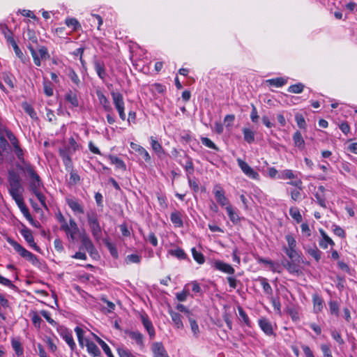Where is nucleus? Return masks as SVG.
Wrapping results in <instances>:
<instances>
[{
    "label": "nucleus",
    "mask_w": 357,
    "mask_h": 357,
    "mask_svg": "<svg viewBox=\"0 0 357 357\" xmlns=\"http://www.w3.org/2000/svg\"><path fill=\"white\" fill-rule=\"evenodd\" d=\"M68 234L70 235V237L73 241H80L81 243H83V238L84 236H88L85 231H80L79 228L77 229H70L68 227Z\"/></svg>",
    "instance_id": "18"
},
{
    "label": "nucleus",
    "mask_w": 357,
    "mask_h": 357,
    "mask_svg": "<svg viewBox=\"0 0 357 357\" xmlns=\"http://www.w3.org/2000/svg\"><path fill=\"white\" fill-rule=\"evenodd\" d=\"M297 261H291L284 259L282 261V265L290 273H298L299 272Z\"/></svg>",
    "instance_id": "16"
},
{
    "label": "nucleus",
    "mask_w": 357,
    "mask_h": 357,
    "mask_svg": "<svg viewBox=\"0 0 357 357\" xmlns=\"http://www.w3.org/2000/svg\"><path fill=\"white\" fill-rule=\"evenodd\" d=\"M293 139L296 146L299 149L303 148L305 142L300 132L296 131L294 134Z\"/></svg>",
    "instance_id": "41"
},
{
    "label": "nucleus",
    "mask_w": 357,
    "mask_h": 357,
    "mask_svg": "<svg viewBox=\"0 0 357 357\" xmlns=\"http://www.w3.org/2000/svg\"><path fill=\"white\" fill-rule=\"evenodd\" d=\"M271 301L272 305L274 307V310L278 314H280L281 313V303H280L279 297H277V298L272 297L271 298Z\"/></svg>",
    "instance_id": "57"
},
{
    "label": "nucleus",
    "mask_w": 357,
    "mask_h": 357,
    "mask_svg": "<svg viewBox=\"0 0 357 357\" xmlns=\"http://www.w3.org/2000/svg\"><path fill=\"white\" fill-rule=\"evenodd\" d=\"M227 215L229 218V220L234 223V224H238L240 222V218L237 213L234 211L232 206L231 205H228L225 208Z\"/></svg>",
    "instance_id": "27"
},
{
    "label": "nucleus",
    "mask_w": 357,
    "mask_h": 357,
    "mask_svg": "<svg viewBox=\"0 0 357 357\" xmlns=\"http://www.w3.org/2000/svg\"><path fill=\"white\" fill-rule=\"evenodd\" d=\"M169 255L174 256L178 259H185L187 258V255L184 252V250L181 248H177L176 250H169Z\"/></svg>",
    "instance_id": "42"
},
{
    "label": "nucleus",
    "mask_w": 357,
    "mask_h": 357,
    "mask_svg": "<svg viewBox=\"0 0 357 357\" xmlns=\"http://www.w3.org/2000/svg\"><path fill=\"white\" fill-rule=\"evenodd\" d=\"M32 193H33L36 195V197L39 200V202H40L42 206L45 208L47 209V204L45 203V197L40 192V190L32 192Z\"/></svg>",
    "instance_id": "58"
},
{
    "label": "nucleus",
    "mask_w": 357,
    "mask_h": 357,
    "mask_svg": "<svg viewBox=\"0 0 357 357\" xmlns=\"http://www.w3.org/2000/svg\"><path fill=\"white\" fill-rule=\"evenodd\" d=\"M8 242L22 257L30 261L33 265L40 266V262L35 255L26 250L20 244L13 239L9 238Z\"/></svg>",
    "instance_id": "3"
},
{
    "label": "nucleus",
    "mask_w": 357,
    "mask_h": 357,
    "mask_svg": "<svg viewBox=\"0 0 357 357\" xmlns=\"http://www.w3.org/2000/svg\"><path fill=\"white\" fill-rule=\"evenodd\" d=\"M305 85L301 82L291 85L287 91L292 93H301L303 92Z\"/></svg>",
    "instance_id": "43"
},
{
    "label": "nucleus",
    "mask_w": 357,
    "mask_h": 357,
    "mask_svg": "<svg viewBox=\"0 0 357 357\" xmlns=\"http://www.w3.org/2000/svg\"><path fill=\"white\" fill-rule=\"evenodd\" d=\"M97 96L100 104L103 106L105 110L107 112H110L112 110V107L109 105V102L106 96L100 92H98Z\"/></svg>",
    "instance_id": "34"
},
{
    "label": "nucleus",
    "mask_w": 357,
    "mask_h": 357,
    "mask_svg": "<svg viewBox=\"0 0 357 357\" xmlns=\"http://www.w3.org/2000/svg\"><path fill=\"white\" fill-rule=\"evenodd\" d=\"M289 214L291 218L296 221V222L300 223L302 221V215L296 207H291L289 209Z\"/></svg>",
    "instance_id": "45"
},
{
    "label": "nucleus",
    "mask_w": 357,
    "mask_h": 357,
    "mask_svg": "<svg viewBox=\"0 0 357 357\" xmlns=\"http://www.w3.org/2000/svg\"><path fill=\"white\" fill-rule=\"evenodd\" d=\"M56 217L57 220L62 223L61 226V229L67 234V223L66 222L64 216L60 211H59L57 213H56Z\"/></svg>",
    "instance_id": "56"
},
{
    "label": "nucleus",
    "mask_w": 357,
    "mask_h": 357,
    "mask_svg": "<svg viewBox=\"0 0 357 357\" xmlns=\"http://www.w3.org/2000/svg\"><path fill=\"white\" fill-rule=\"evenodd\" d=\"M187 319L189 321L192 332L195 336H197V335L199 333V329L197 321L195 319V316L193 314L190 315L188 314Z\"/></svg>",
    "instance_id": "29"
},
{
    "label": "nucleus",
    "mask_w": 357,
    "mask_h": 357,
    "mask_svg": "<svg viewBox=\"0 0 357 357\" xmlns=\"http://www.w3.org/2000/svg\"><path fill=\"white\" fill-rule=\"evenodd\" d=\"M126 260L130 263L139 264L140 262L141 257L137 254H132L126 257Z\"/></svg>",
    "instance_id": "63"
},
{
    "label": "nucleus",
    "mask_w": 357,
    "mask_h": 357,
    "mask_svg": "<svg viewBox=\"0 0 357 357\" xmlns=\"http://www.w3.org/2000/svg\"><path fill=\"white\" fill-rule=\"evenodd\" d=\"M287 79L282 77L269 79L265 81V84H266V86H275L277 88L283 86L287 84Z\"/></svg>",
    "instance_id": "17"
},
{
    "label": "nucleus",
    "mask_w": 357,
    "mask_h": 357,
    "mask_svg": "<svg viewBox=\"0 0 357 357\" xmlns=\"http://www.w3.org/2000/svg\"><path fill=\"white\" fill-rule=\"evenodd\" d=\"M331 336L340 345L344 344V340L342 338L340 333L337 331H333L331 332Z\"/></svg>",
    "instance_id": "62"
},
{
    "label": "nucleus",
    "mask_w": 357,
    "mask_h": 357,
    "mask_svg": "<svg viewBox=\"0 0 357 357\" xmlns=\"http://www.w3.org/2000/svg\"><path fill=\"white\" fill-rule=\"evenodd\" d=\"M103 242H104L105 246L109 250L111 255L115 259L118 258L119 255H118V251H117L116 246L114 244H112V243H110L108 241V239H107V238L104 239Z\"/></svg>",
    "instance_id": "37"
},
{
    "label": "nucleus",
    "mask_w": 357,
    "mask_h": 357,
    "mask_svg": "<svg viewBox=\"0 0 357 357\" xmlns=\"http://www.w3.org/2000/svg\"><path fill=\"white\" fill-rule=\"evenodd\" d=\"M150 144L153 149V150L155 151V153L158 155H160L162 153L165 154L164 152L162 146L159 143V142L157 140V139L154 137H151L150 138Z\"/></svg>",
    "instance_id": "26"
},
{
    "label": "nucleus",
    "mask_w": 357,
    "mask_h": 357,
    "mask_svg": "<svg viewBox=\"0 0 357 357\" xmlns=\"http://www.w3.org/2000/svg\"><path fill=\"white\" fill-rule=\"evenodd\" d=\"M24 212H23L22 214L26 218V220L30 222V224L36 228L40 227V224L39 223V222L34 220L33 219V218L31 217V215L29 213V208L27 210H24Z\"/></svg>",
    "instance_id": "49"
},
{
    "label": "nucleus",
    "mask_w": 357,
    "mask_h": 357,
    "mask_svg": "<svg viewBox=\"0 0 357 357\" xmlns=\"http://www.w3.org/2000/svg\"><path fill=\"white\" fill-rule=\"evenodd\" d=\"M22 107L23 109L25 111V112L27 113L31 119H37V114L31 105H29L26 102H24L22 103Z\"/></svg>",
    "instance_id": "35"
},
{
    "label": "nucleus",
    "mask_w": 357,
    "mask_h": 357,
    "mask_svg": "<svg viewBox=\"0 0 357 357\" xmlns=\"http://www.w3.org/2000/svg\"><path fill=\"white\" fill-rule=\"evenodd\" d=\"M180 164L185 168L187 176H190L191 174H193L194 167L191 160H187L184 164L182 163L181 162H180Z\"/></svg>",
    "instance_id": "48"
},
{
    "label": "nucleus",
    "mask_w": 357,
    "mask_h": 357,
    "mask_svg": "<svg viewBox=\"0 0 357 357\" xmlns=\"http://www.w3.org/2000/svg\"><path fill=\"white\" fill-rule=\"evenodd\" d=\"M187 178H188L189 186L192 189V190L195 192H197L199 191V184L197 182V181L192 179L190 178V176H187Z\"/></svg>",
    "instance_id": "61"
},
{
    "label": "nucleus",
    "mask_w": 357,
    "mask_h": 357,
    "mask_svg": "<svg viewBox=\"0 0 357 357\" xmlns=\"http://www.w3.org/2000/svg\"><path fill=\"white\" fill-rule=\"evenodd\" d=\"M68 206L71 208L74 215L79 218L84 213V206L83 202L80 200L68 199Z\"/></svg>",
    "instance_id": "9"
},
{
    "label": "nucleus",
    "mask_w": 357,
    "mask_h": 357,
    "mask_svg": "<svg viewBox=\"0 0 357 357\" xmlns=\"http://www.w3.org/2000/svg\"><path fill=\"white\" fill-rule=\"evenodd\" d=\"M237 161L240 168L247 176L255 180L259 179V174L250 167L247 162L241 158H238Z\"/></svg>",
    "instance_id": "8"
},
{
    "label": "nucleus",
    "mask_w": 357,
    "mask_h": 357,
    "mask_svg": "<svg viewBox=\"0 0 357 357\" xmlns=\"http://www.w3.org/2000/svg\"><path fill=\"white\" fill-rule=\"evenodd\" d=\"M44 93L47 96H52L53 95L52 84L50 81L45 80L43 82Z\"/></svg>",
    "instance_id": "53"
},
{
    "label": "nucleus",
    "mask_w": 357,
    "mask_h": 357,
    "mask_svg": "<svg viewBox=\"0 0 357 357\" xmlns=\"http://www.w3.org/2000/svg\"><path fill=\"white\" fill-rule=\"evenodd\" d=\"M68 28H72L75 31L82 29L81 24L75 18H68Z\"/></svg>",
    "instance_id": "50"
},
{
    "label": "nucleus",
    "mask_w": 357,
    "mask_h": 357,
    "mask_svg": "<svg viewBox=\"0 0 357 357\" xmlns=\"http://www.w3.org/2000/svg\"><path fill=\"white\" fill-rule=\"evenodd\" d=\"M8 181L9 183V193L11 197L22 195L24 188L20 174L13 169L8 170Z\"/></svg>",
    "instance_id": "2"
},
{
    "label": "nucleus",
    "mask_w": 357,
    "mask_h": 357,
    "mask_svg": "<svg viewBox=\"0 0 357 357\" xmlns=\"http://www.w3.org/2000/svg\"><path fill=\"white\" fill-rule=\"evenodd\" d=\"M283 250L284 251L286 255L289 257L290 260L297 261V262H299L300 256L296 249H289V248H287V247H284Z\"/></svg>",
    "instance_id": "33"
},
{
    "label": "nucleus",
    "mask_w": 357,
    "mask_h": 357,
    "mask_svg": "<svg viewBox=\"0 0 357 357\" xmlns=\"http://www.w3.org/2000/svg\"><path fill=\"white\" fill-rule=\"evenodd\" d=\"M170 220L175 227H182L183 226L182 213L178 211H174L171 213Z\"/></svg>",
    "instance_id": "21"
},
{
    "label": "nucleus",
    "mask_w": 357,
    "mask_h": 357,
    "mask_svg": "<svg viewBox=\"0 0 357 357\" xmlns=\"http://www.w3.org/2000/svg\"><path fill=\"white\" fill-rule=\"evenodd\" d=\"M153 357H169L162 342H154L151 346Z\"/></svg>",
    "instance_id": "10"
},
{
    "label": "nucleus",
    "mask_w": 357,
    "mask_h": 357,
    "mask_svg": "<svg viewBox=\"0 0 357 357\" xmlns=\"http://www.w3.org/2000/svg\"><path fill=\"white\" fill-rule=\"evenodd\" d=\"M93 66L98 77L101 79H104L107 75L104 62L99 59H95L93 60Z\"/></svg>",
    "instance_id": "13"
},
{
    "label": "nucleus",
    "mask_w": 357,
    "mask_h": 357,
    "mask_svg": "<svg viewBox=\"0 0 357 357\" xmlns=\"http://www.w3.org/2000/svg\"><path fill=\"white\" fill-rule=\"evenodd\" d=\"M279 179H294L296 178V175L293 172L291 169H284L280 172V174L278 176Z\"/></svg>",
    "instance_id": "32"
},
{
    "label": "nucleus",
    "mask_w": 357,
    "mask_h": 357,
    "mask_svg": "<svg viewBox=\"0 0 357 357\" xmlns=\"http://www.w3.org/2000/svg\"><path fill=\"white\" fill-rule=\"evenodd\" d=\"M111 96L112 97L113 103L116 110L118 111L124 109V101L123 95L119 92L112 91Z\"/></svg>",
    "instance_id": "11"
},
{
    "label": "nucleus",
    "mask_w": 357,
    "mask_h": 357,
    "mask_svg": "<svg viewBox=\"0 0 357 357\" xmlns=\"http://www.w3.org/2000/svg\"><path fill=\"white\" fill-rule=\"evenodd\" d=\"M11 346L13 350L15 351V354L18 357H22L24 355V349L22 347V343L19 340L16 338H12L11 340Z\"/></svg>",
    "instance_id": "24"
},
{
    "label": "nucleus",
    "mask_w": 357,
    "mask_h": 357,
    "mask_svg": "<svg viewBox=\"0 0 357 357\" xmlns=\"http://www.w3.org/2000/svg\"><path fill=\"white\" fill-rule=\"evenodd\" d=\"M259 325L261 329L268 335L273 334L271 323L266 319L262 318L259 320Z\"/></svg>",
    "instance_id": "19"
},
{
    "label": "nucleus",
    "mask_w": 357,
    "mask_h": 357,
    "mask_svg": "<svg viewBox=\"0 0 357 357\" xmlns=\"http://www.w3.org/2000/svg\"><path fill=\"white\" fill-rule=\"evenodd\" d=\"M1 79L11 89L15 88V84L13 82L14 77L10 73H3L1 75Z\"/></svg>",
    "instance_id": "38"
},
{
    "label": "nucleus",
    "mask_w": 357,
    "mask_h": 357,
    "mask_svg": "<svg viewBox=\"0 0 357 357\" xmlns=\"http://www.w3.org/2000/svg\"><path fill=\"white\" fill-rule=\"evenodd\" d=\"M190 294L188 291L183 290L181 292L176 293V297L180 302H183L187 299L188 296Z\"/></svg>",
    "instance_id": "64"
},
{
    "label": "nucleus",
    "mask_w": 357,
    "mask_h": 357,
    "mask_svg": "<svg viewBox=\"0 0 357 357\" xmlns=\"http://www.w3.org/2000/svg\"><path fill=\"white\" fill-rule=\"evenodd\" d=\"M86 347L88 352L94 357H98L101 355V351L98 346L91 341L86 340Z\"/></svg>",
    "instance_id": "23"
},
{
    "label": "nucleus",
    "mask_w": 357,
    "mask_h": 357,
    "mask_svg": "<svg viewBox=\"0 0 357 357\" xmlns=\"http://www.w3.org/2000/svg\"><path fill=\"white\" fill-rule=\"evenodd\" d=\"M141 319L142 321V324L144 327L147 331L150 338L153 339L155 337V329L153 328V326L152 324V322L149 319L148 316L146 314L141 315Z\"/></svg>",
    "instance_id": "14"
},
{
    "label": "nucleus",
    "mask_w": 357,
    "mask_h": 357,
    "mask_svg": "<svg viewBox=\"0 0 357 357\" xmlns=\"http://www.w3.org/2000/svg\"><path fill=\"white\" fill-rule=\"evenodd\" d=\"M22 163L23 165L20 166V169L22 170L29 178V190L32 192L40 190V188L43 186V184L39 175L30 164L26 163L24 160H22Z\"/></svg>",
    "instance_id": "1"
},
{
    "label": "nucleus",
    "mask_w": 357,
    "mask_h": 357,
    "mask_svg": "<svg viewBox=\"0 0 357 357\" xmlns=\"http://www.w3.org/2000/svg\"><path fill=\"white\" fill-rule=\"evenodd\" d=\"M112 164L115 165L116 167L121 169L123 171L126 169V165L124 162L119 159V158H109Z\"/></svg>",
    "instance_id": "51"
},
{
    "label": "nucleus",
    "mask_w": 357,
    "mask_h": 357,
    "mask_svg": "<svg viewBox=\"0 0 357 357\" xmlns=\"http://www.w3.org/2000/svg\"><path fill=\"white\" fill-rule=\"evenodd\" d=\"M12 198L16 202L17 205L20 208V209L22 213L24 212V210H27L28 209L27 206L25 205V204H24V202L23 201V199L22 197V195H15L14 197H12Z\"/></svg>",
    "instance_id": "47"
},
{
    "label": "nucleus",
    "mask_w": 357,
    "mask_h": 357,
    "mask_svg": "<svg viewBox=\"0 0 357 357\" xmlns=\"http://www.w3.org/2000/svg\"><path fill=\"white\" fill-rule=\"evenodd\" d=\"M314 305V311L316 313L321 312L323 309V299L318 295L314 294L312 296Z\"/></svg>",
    "instance_id": "28"
},
{
    "label": "nucleus",
    "mask_w": 357,
    "mask_h": 357,
    "mask_svg": "<svg viewBox=\"0 0 357 357\" xmlns=\"http://www.w3.org/2000/svg\"><path fill=\"white\" fill-rule=\"evenodd\" d=\"M68 103H70L73 107H79V101L76 94H73L72 91L68 92Z\"/></svg>",
    "instance_id": "52"
},
{
    "label": "nucleus",
    "mask_w": 357,
    "mask_h": 357,
    "mask_svg": "<svg viewBox=\"0 0 357 357\" xmlns=\"http://www.w3.org/2000/svg\"><path fill=\"white\" fill-rule=\"evenodd\" d=\"M168 312L172 317V319L174 325L176 326V328H183V324L181 321V314H178V312L173 311L172 309H169Z\"/></svg>",
    "instance_id": "25"
},
{
    "label": "nucleus",
    "mask_w": 357,
    "mask_h": 357,
    "mask_svg": "<svg viewBox=\"0 0 357 357\" xmlns=\"http://www.w3.org/2000/svg\"><path fill=\"white\" fill-rule=\"evenodd\" d=\"M258 280L260 282L265 294L268 295H271L273 294V289L269 283L268 282L267 279L265 278L259 277L258 278Z\"/></svg>",
    "instance_id": "36"
},
{
    "label": "nucleus",
    "mask_w": 357,
    "mask_h": 357,
    "mask_svg": "<svg viewBox=\"0 0 357 357\" xmlns=\"http://www.w3.org/2000/svg\"><path fill=\"white\" fill-rule=\"evenodd\" d=\"M285 238L288 243V247H287V248L296 249V241L294 237L291 234H287V235H286Z\"/></svg>",
    "instance_id": "54"
},
{
    "label": "nucleus",
    "mask_w": 357,
    "mask_h": 357,
    "mask_svg": "<svg viewBox=\"0 0 357 357\" xmlns=\"http://www.w3.org/2000/svg\"><path fill=\"white\" fill-rule=\"evenodd\" d=\"M22 228L20 230V233L25 239V241L29 243H33V236L32 235L31 231L27 228L24 225H22Z\"/></svg>",
    "instance_id": "31"
},
{
    "label": "nucleus",
    "mask_w": 357,
    "mask_h": 357,
    "mask_svg": "<svg viewBox=\"0 0 357 357\" xmlns=\"http://www.w3.org/2000/svg\"><path fill=\"white\" fill-rule=\"evenodd\" d=\"M83 249L86 250L93 259H98L100 258L98 252L97 251L89 236H84L83 238V243H82L80 250Z\"/></svg>",
    "instance_id": "6"
},
{
    "label": "nucleus",
    "mask_w": 357,
    "mask_h": 357,
    "mask_svg": "<svg viewBox=\"0 0 357 357\" xmlns=\"http://www.w3.org/2000/svg\"><path fill=\"white\" fill-rule=\"evenodd\" d=\"M307 253L313 257L317 261H319L321 259V252L317 248L316 245L310 247L306 249Z\"/></svg>",
    "instance_id": "30"
},
{
    "label": "nucleus",
    "mask_w": 357,
    "mask_h": 357,
    "mask_svg": "<svg viewBox=\"0 0 357 357\" xmlns=\"http://www.w3.org/2000/svg\"><path fill=\"white\" fill-rule=\"evenodd\" d=\"M214 267L216 269L228 274H234L235 272L234 268L230 264L219 260L214 262Z\"/></svg>",
    "instance_id": "15"
},
{
    "label": "nucleus",
    "mask_w": 357,
    "mask_h": 357,
    "mask_svg": "<svg viewBox=\"0 0 357 357\" xmlns=\"http://www.w3.org/2000/svg\"><path fill=\"white\" fill-rule=\"evenodd\" d=\"M27 47L31 54L34 63L37 66H40V60H45L50 57L47 49L44 46H40L38 50H35L31 45H28Z\"/></svg>",
    "instance_id": "5"
},
{
    "label": "nucleus",
    "mask_w": 357,
    "mask_h": 357,
    "mask_svg": "<svg viewBox=\"0 0 357 357\" xmlns=\"http://www.w3.org/2000/svg\"><path fill=\"white\" fill-rule=\"evenodd\" d=\"M117 352L119 357H135L132 355L130 351L126 348L119 347L117 349Z\"/></svg>",
    "instance_id": "60"
},
{
    "label": "nucleus",
    "mask_w": 357,
    "mask_h": 357,
    "mask_svg": "<svg viewBox=\"0 0 357 357\" xmlns=\"http://www.w3.org/2000/svg\"><path fill=\"white\" fill-rule=\"evenodd\" d=\"M329 307L331 314L338 315L339 313V305L336 301H331L329 302Z\"/></svg>",
    "instance_id": "59"
},
{
    "label": "nucleus",
    "mask_w": 357,
    "mask_h": 357,
    "mask_svg": "<svg viewBox=\"0 0 357 357\" xmlns=\"http://www.w3.org/2000/svg\"><path fill=\"white\" fill-rule=\"evenodd\" d=\"M215 197L216 201L222 206H228L229 201L227 197L225 195V192L222 190H216L214 191Z\"/></svg>",
    "instance_id": "20"
},
{
    "label": "nucleus",
    "mask_w": 357,
    "mask_h": 357,
    "mask_svg": "<svg viewBox=\"0 0 357 357\" xmlns=\"http://www.w3.org/2000/svg\"><path fill=\"white\" fill-rule=\"evenodd\" d=\"M302 190L298 189H294L290 191L291 198L294 202H298L301 200V191Z\"/></svg>",
    "instance_id": "55"
},
{
    "label": "nucleus",
    "mask_w": 357,
    "mask_h": 357,
    "mask_svg": "<svg viewBox=\"0 0 357 357\" xmlns=\"http://www.w3.org/2000/svg\"><path fill=\"white\" fill-rule=\"evenodd\" d=\"M193 259L199 264H203L205 261V257L203 254L198 252L195 248H192L191 250Z\"/></svg>",
    "instance_id": "40"
},
{
    "label": "nucleus",
    "mask_w": 357,
    "mask_h": 357,
    "mask_svg": "<svg viewBox=\"0 0 357 357\" xmlns=\"http://www.w3.org/2000/svg\"><path fill=\"white\" fill-rule=\"evenodd\" d=\"M8 43H10L13 46L16 56L18 58H20L22 62H24V54H23L22 52L20 50V49L19 48L18 45H17L15 39L8 38Z\"/></svg>",
    "instance_id": "39"
},
{
    "label": "nucleus",
    "mask_w": 357,
    "mask_h": 357,
    "mask_svg": "<svg viewBox=\"0 0 357 357\" xmlns=\"http://www.w3.org/2000/svg\"><path fill=\"white\" fill-rule=\"evenodd\" d=\"M124 333L128 335L131 339L134 340L141 348L144 347V335L140 332L125 330Z\"/></svg>",
    "instance_id": "12"
},
{
    "label": "nucleus",
    "mask_w": 357,
    "mask_h": 357,
    "mask_svg": "<svg viewBox=\"0 0 357 357\" xmlns=\"http://www.w3.org/2000/svg\"><path fill=\"white\" fill-rule=\"evenodd\" d=\"M83 249L86 250L93 259H98L100 258L98 252L97 251L89 236H84L83 238V243H82L80 250Z\"/></svg>",
    "instance_id": "7"
},
{
    "label": "nucleus",
    "mask_w": 357,
    "mask_h": 357,
    "mask_svg": "<svg viewBox=\"0 0 357 357\" xmlns=\"http://www.w3.org/2000/svg\"><path fill=\"white\" fill-rule=\"evenodd\" d=\"M243 133L244 139L247 142L252 143V142L255 141V133L250 129L246 128H243Z\"/></svg>",
    "instance_id": "44"
},
{
    "label": "nucleus",
    "mask_w": 357,
    "mask_h": 357,
    "mask_svg": "<svg viewBox=\"0 0 357 357\" xmlns=\"http://www.w3.org/2000/svg\"><path fill=\"white\" fill-rule=\"evenodd\" d=\"M87 220L91 234L96 241L102 238V228L98 220L97 214L95 213H89Z\"/></svg>",
    "instance_id": "4"
},
{
    "label": "nucleus",
    "mask_w": 357,
    "mask_h": 357,
    "mask_svg": "<svg viewBox=\"0 0 357 357\" xmlns=\"http://www.w3.org/2000/svg\"><path fill=\"white\" fill-rule=\"evenodd\" d=\"M319 232L322 236V238L319 241V245L321 248L326 249L328 248V244L334 245L333 241L326 234V233L322 229H319Z\"/></svg>",
    "instance_id": "22"
},
{
    "label": "nucleus",
    "mask_w": 357,
    "mask_h": 357,
    "mask_svg": "<svg viewBox=\"0 0 357 357\" xmlns=\"http://www.w3.org/2000/svg\"><path fill=\"white\" fill-rule=\"evenodd\" d=\"M68 156L76 153V150L79 149V145L73 138L68 139Z\"/></svg>",
    "instance_id": "46"
}]
</instances>
